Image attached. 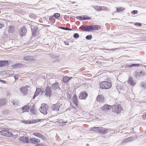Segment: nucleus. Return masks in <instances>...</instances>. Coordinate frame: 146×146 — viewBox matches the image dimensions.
I'll use <instances>...</instances> for the list:
<instances>
[{
	"label": "nucleus",
	"mask_w": 146,
	"mask_h": 146,
	"mask_svg": "<svg viewBox=\"0 0 146 146\" xmlns=\"http://www.w3.org/2000/svg\"><path fill=\"white\" fill-rule=\"evenodd\" d=\"M99 85L100 88L102 89H108L110 88L112 86L111 82L106 81L100 82Z\"/></svg>",
	"instance_id": "1"
},
{
	"label": "nucleus",
	"mask_w": 146,
	"mask_h": 146,
	"mask_svg": "<svg viewBox=\"0 0 146 146\" xmlns=\"http://www.w3.org/2000/svg\"><path fill=\"white\" fill-rule=\"evenodd\" d=\"M93 129H96V132L102 134H106L108 132L107 129L103 127H94Z\"/></svg>",
	"instance_id": "2"
},
{
	"label": "nucleus",
	"mask_w": 146,
	"mask_h": 146,
	"mask_svg": "<svg viewBox=\"0 0 146 146\" xmlns=\"http://www.w3.org/2000/svg\"><path fill=\"white\" fill-rule=\"evenodd\" d=\"M48 109V106L46 104H43L40 108V110L41 112L44 114H46Z\"/></svg>",
	"instance_id": "3"
},
{
	"label": "nucleus",
	"mask_w": 146,
	"mask_h": 146,
	"mask_svg": "<svg viewBox=\"0 0 146 146\" xmlns=\"http://www.w3.org/2000/svg\"><path fill=\"white\" fill-rule=\"evenodd\" d=\"M27 32V29L25 26H24L19 29L18 31V33L21 36H25Z\"/></svg>",
	"instance_id": "4"
},
{
	"label": "nucleus",
	"mask_w": 146,
	"mask_h": 146,
	"mask_svg": "<svg viewBox=\"0 0 146 146\" xmlns=\"http://www.w3.org/2000/svg\"><path fill=\"white\" fill-rule=\"evenodd\" d=\"M0 134L3 136L7 137H11L13 135L12 133L7 130L4 129L0 131Z\"/></svg>",
	"instance_id": "5"
},
{
	"label": "nucleus",
	"mask_w": 146,
	"mask_h": 146,
	"mask_svg": "<svg viewBox=\"0 0 146 146\" xmlns=\"http://www.w3.org/2000/svg\"><path fill=\"white\" fill-rule=\"evenodd\" d=\"M123 110L122 107L121 105L118 104L117 106H113V111L117 114L119 113Z\"/></svg>",
	"instance_id": "6"
},
{
	"label": "nucleus",
	"mask_w": 146,
	"mask_h": 146,
	"mask_svg": "<svg viewBox=\"0 0 146 146\" xmlns=\"http://www.w3.org/2000/svg\"><path fill=\"white\" fill-rule=\"evenodd\" d=\"M44 119H32L30 121H24V123L27 124L35 123L40 122H42L44 120Z\"/></svg>",
	"instance_id": "7"
},
{
	"label": "nucleus",
	"mask_w": 146,
	"mask_h": 146,
	"mask_svg": "<svg viewBox=\"0 0 146 146\" xmlns=\"http://www.w3.org/2000/svg\"><path fill=\"white\" fill-rule=\"evenodd\" d=\"M88 96V94L85 91L81 92L79 94L78 97L80 99L85 100Z\"/></svg>",
	"instance_id": "8"
},
{
	"label": "nucleus",
	"mask_w": 146,
	"mask_h": 146,
	"mask_svg": "<svg viewBox=\"0 0 146 146\" xmlns=\"http://www.w3.org/2000/svg\"><path fill=\"white\" fill-rule=\"evenodd\" d=\"M19 140L20 141L25 143H28L29 142V138L24 136L19 137Z\"/></svg>",
	"instance_id": "9"
},
{
	"label": "nucleus",
	"mask_w": 146,
	"mask_h": 146,
	"mask_svg": "<svg viewBox=\"0 0 146 146\" xmlns=\"http://www.w3.org/2000/svg\"><path fill=\"white\" fill-rule=\"evenodd\" d=\"M96 100L98 102L103 103L105 101V98L102 95H98L96 98Z\"/></svg>",
	"instance_id": "10"
},
{
	"label": "nucleus",
	"mask_w": 146,
	"mask_h": 146,
	"mask_svg": "<svg viewBox=\"0 0 146 146\" xmlns=\"http://www.w3.org/2000/svg\"><path fill=\"white\" fill-rule=\"evenodd\" d=\"M30 143L34 144H36L37 143H39L40 142V140L36 138H31L29 139Z\"/></svg>",
	"instance_id": "11"
},
{
	"label": "nucleus",
	"mask_w": 146,
	"mask_h": 146,
	"mask_svg": "<svg viewBox=\"0 0 146 146\" xmlns=\"http://www.w3.org/2000/svg\"><path fill=\"white\" fill-rule=\"evenodd\" d=\"M29 87V86H22L20 88V90L21 92L24 94H26L28 93V88Z\"/></svg>",
	"instance_id": "12"
},
{
	"label": "nucleus",
	"mask_w": 146,
	"mask_h": 146,
	"mask_svg": "<svg viewBox=\"0 0 146 146\" xmlns=\"http://www.w3.org/2000/svg\"><path fill=\"white\" fill-rule=\"evenodd\" d=\"M113 108L112 106H110L107 104L104 105L101 108V109L104 111H107L110 110Z\"/></svg>",
	"instance_id": "13"
},
{
	"label": "nucleus",
	"mask_w": 146,
	"mask_h": 146,
	"mask_svg": "<svg viewBox=\"0 0 146 146\" xmlns=\"http://www.w3.org/2000/svg\"><path fill=\"white\" fill-rule=\"evenodd\" d=\"M59 104L57 103L56 104L52 105L51 106L52 109L55 111H59L60 106Z\"/></svg>",
	"instance_id": "14"
},
{
	"label": "nucleus",
	"mask_w": 146,
	"mask_h": 146,
	"mask_svg": "<svg viewBox=\"0 0 146 146\" xmlns=\"http://www.w3.org/2000/svg\"><path fill=\"white\" fill-rule=\"evenodd\" d=\"M51 88L50 87L47 86L45 90V95L46 96H50L51 95Z\"/></svg>",
	"instance_id": "15"
},
{
	"label": "nucleus",
	"mask_w": 146,
	"mask_h": 146,
	"mask_svg": "<svg viewBox=\"0 0 146 146\" xmlns=\"http://www.w3.org/2000/svg\"><path fill=\"white\" fill-rule=\"evenodd\" d=\"M33 135L43 140L45 139V137L42 134L38 132H35L33 134Z\"/></svg>",
	"instance_id": "16"
},
{
	"label": "nucleus",
	"mask_w": 146,
	"mask_h": 146,
	"mask_svg": "<svg viewBox=\"0 0 146 146\" xmlns=\"http://www.w3.org/2000/svg\"><path fill=\"white\" fill-rule=\"evenodd\" d=\"M9 65L8 61L6 60H0V67L7 66Z\"/></svg>",
	"instance_id": "17"
},
{
	"label": "nucleus",
	"mask_w": 146,
	"mask_h": 146,
	"mask_svg": "<svg viewBox=\"0 0 146 146\" xmlns=\"http://www.w3.org/2000/svg\"><path fill=\"white\" fill-rule=\"evenodd\" d=\"M15 31V27L13 25L9 26L8 28V32L9 33H13Z\"/></svg>",
	"instance_id": "18"
},
{
	"label": "nucleus",
	"mask_w": 146,
	"mask_h": 146,
	"mask_svg": "<svg viewBox=\"0 0 146 146\" xmlns=\"http://www.w3.org/2000/svg\"><path fill=\"white\" fill-rule=\"evenodd\" d=\"M146 75L145 72H136L135 73V76L136 77H143Z\"/></svg>",
	"instance_id": "19"
},
{
	"label": "nucleus",
	"mask_w": 146,
	"mask_h": 146,
	"mask_svg": "<svg viewBox=\"0 0 146 146\" xmlns=\"http://www.w3.org/2000/svg\"><path fill=\"white\" fill-rule=\"evenodd\" d=\"M41 88H37L35 94L33 96V99H34L36 96L38 95L41 92Z\"/></svg>",
	"instance_id": "20"
},
{
	"label": "nucleus",
	"mask_w": 146,
	"mask_h": 146,
	"mask_svg": "<svg viewBox=\"0 0 146 146\" xmlns=\"http://www.w3.org/2000/svg\"><path fill=\"white\" fill-rule=\"evenodd\" d=\"M128 83L131 86H134L136 84L135 82L133 80L132 77H129L127 80Z\"/></svg>",
	"instance_id": "21"
},
{
	"label": "nucleus",
	"mask_w": 146,
	"mask_h": 146,
	"mask_svg": "<svg viewBox=\"0 0 146 146\" xmlns=\"http://www.w3.org/2000/svg\"><path fill=\"white\" fill-rule=\"evenodd\" d=\"M29 104L25 106L22 107L21 109L22 112H26L29 111Z\"/></svg>",
	"instance_id": "22"
},
{
	"label": "nucleus",
	"mask_w": 146,
	"mask_h": 146,
	"mask_svg": "<svg viewBox=\"0 0 146 146\" xmlns=\"http://www.w3.org/2000/svg\"><path fill=\"white\" fill-rule=\"evenodd\" d=\"M7 100L5 99H0V107H3L6 104Z\"/></svg>",
	"instance_id": "23"
},
{
	"label": "nucleus",
	"mask_w": 146,
	"mask_h": 146,
	"mask_svg": "<svg viewBox=\"0 0 146 146\" xmlns=\"http://www.w3.org/2000/svg\"><path fill=\"white\" fill-rule=\"evenodd\" d=\"M59 83L58 82H56L55 83L52 84V88L54 90L58 89L59 88L58 86Z\"/></svg>",
	"instance_id": "24"
},
{
	"label": "nucleus",
	"mask_w": 146,
	"mask_h": 146,
	"mask_svg": "<svg viewBox=\"0 0 146 146\" xmlns=\"http://www.w3.org/2000/svg\"><path fill=\"white\" fill-rule=\"evenodd\" d=\"M72 78V77L65 76L63 78V80L64 82H68Z\"/></svg>",
	"instance_id": "25"
},
{
	"label": "nucleus",
	"mask_w": 146,
	"mask_h": 146,
	"mask_svg": "<svg viewBox=\"0 0 146 146\" xmlns=\"http://www.w3.org/2000/svg\"><path fill=\"white\" fill-rule=\"evenodd\" d=\"M101 26L99 25H95L92 26V31L95 30H98L100 29Z\"/></svg>",
	"instance_id": "26"
},
{
	"label": "nucleus",
	"mask_w": 146,
	"mask_h": 146,
	"mask_svg": "<svg viewBox=\"0 0 146 146\" xmlns=\"http://www.w3.org/2000/svg\"><path fill=\"white\" fill-rule=\"evenodd\" d=\"M92 31V26L86 25V31Z\"/></svg>",
	"instance_id": "27"
},
{
	"label": "nucleus",
	"mask_w": 146,
	"mask_h": 146,
	"mask_svg": "<svg viewBox=\"0 0 146 146\" xmlns=\"http://www.w3.org/2000/svg\"><path fill=\"white\" fill-rule=\"evenodd\" d=\"M32 57L31 56H27L24 58L23 59L26 61H33L34 60V58H32Z\"/></svg>",
	"instance_id": "28"
},
{
	"label": "nucleus",
	"mask_w": 146,
	"mask_h": 146,
	"mask_svg": "<svg viewBox=\"0 0 146 146\" xmlns=\"http://www.w3.org/2000/svg\"><path fill=\"white\" fill-rule=\"evenodd\" d=\"M78 17L81 20H90V17H86L82 16H81Z\"/></svg>",
	"instance_id": "29"
},
{
	"label": "nucleus",
	"mask_w": 146,
	"mask_h": 146,
	"mask_svg": "<svg viewBox=\"0 0 146 146\" xmlns=\"http://www.w3.org/2000/svg\"><path fill=\"white\" fill-rule=\"evenodd\" d=\"M94 8L96 10L98 11H100L102 9V6H95L94 7Z\"/></svg>",
	"instance_id": "30"
},
{
	"label": "nucleus",
	"mask_w": 146,
	"mask_h": 146,
	"mask_svg": "<svg viewBox=\"0 0 146 146\" xmlns=\"http://www.w3.org/2000/svg\"><path fill=\"white\" fill-rule=\"evenodd\" d=\"M78 99L76 95V94H74V95L72 98V102L73 103L74 102L78 101Z\"/></svg>",
	"instance_id": "31"
},
{
	"label": "nucleus",
	"mask_w": 146,
	"mask_h": 146,
	"mask_svg": "<svg viewBox=\"0 0 146 146\" xmlns=\"http://www.w3.org/2000/svg\"><path fill=\"white\" fill-rule=\"evenodd\" d=\"M125 9L123 7H119V8H117L116 10V12H120L122 11H123Z\"/></svg>",
	"instance_id": "32"
},
{
	"label": "nucleus",
	"mask_w": 146,
	"mask_h": 146,
	"mask_svg": "<svg viewBox=\"0 0 146 146\" xmlns=\"http://www.w3.org/2000/svg\"><path fill=\"white\" fill-rule=\"evenodd\" d=\"M73 103L75 105V106H76L77 108H78L80 107V106L79 104L78 103V101L76 102H74Z\"/></svg>",
	"instance_id": "33"
},
{
	"label": "nucleus",
	"mask_w": 146,
	"mask_h": 146,
	"mask_svg": "<svg viewBox=\"0 0 146 146\" xmlns=\"http://www.w3.org/2000/svg\"><path fill=\"white\" fill-rule=\"evenodd\" d=\"M79 29L82 31H86V25L81 26L79 27Z\"/></svg>",
	"instance_id": "34"
},
{
	"label": "nucleus",
	"mask_w": 146,
	"mask_h": 146,
	"mask_svg": "<svg viewBox=\"0 0 146 146\" xmlns=\"http://www.w3.org/2000/svg\"><path fill=\"white\" fill-rule=\"evenodd\" d=\"M60 28L62 29L66 30H70V31L72 30L71 29L69 28H67V27H61Z\"/></svg>",
	"instance_id": "35"
},
{
	"label": "nucleus",
	"mask_w": 146,
	"mask_h": 146,
	"mask_svg": "<svg viewBox=\"0 0 146 146\" xmlns=\"http://www.w3.org/2000/svg\"><path fill=\"white\" fill-rule=\"evenodd\" d=\"M54 17L55 18H57L59 17H60V14L57 13H55L54 14Z\"/></svg>",
	"instance_id": "36"
},
{
	"label": "nucleus",
	"mask_w": 146,
	"mask_h": 146,
	"mask_svg": "<svg viewBox=\"0 0 146 146\" xmlns=\"http://www.w3.org/2000/svg\"><path fill=\"white\" fill-rule=\"evenodd\" d=\"M92 38V36L91 35H88L86 36V38L87 40H91Z\"/></svg>",
	"instance_id": "37"
},
{
	"label": "nucleus",
	"mask_w": 146,
	"mask_h": 146,
	"mask_svg": "<svg viewBox=\"0 0 146 146\" xmlns=\"http://www.w3.org/2000/svg\"><path fill=\"white\" fill-rule=\"evenodd\" d=\"M102 10L104 11H108V8L106 7L105 6H102Z\"/></svg>",
	"instance_id": "38"
},
{
	"label": "nucleus",
	"mask_w": 146,
	"mask_h": 146,
	"mask_svg": "<svg viewBox=\"0 0 146 146\" xmlns=\"http://www.w3.org/2000/svg\"><path fill=\"white\" fill-rule=\"evenodd\" d=\"M139 64H132L131 65H130L129 66V67H130L132 66H139Z\"/></svg>",
	"instance_id": "39"
},
{
	"label": "nucleus",
	"mask_w": 146,
	"mask_h": 146,
	"mask_svg": "<svg viewBox=\"0 0 146 146\" xmlns=\"http://www.w3.org/2000/svg\"><path fill=\"white\" fill-rule=\"evenodd\" d=\"M131 13L132 14L134 15L135 14H137L138 13V11L137 10H134L132 11Z\"/></svg>",
	"instance_id": "40"
},
{
	"label": "nucleus",
	"mask_w": 146,
	"mask_h": 146,
	"mask_svg": "<svg viewBox=\"0 0 146 146\" xmlns=\"http://www.w3.org/2000/svg\"><path fill=\"white\" fill-rule=\"evenodd\" d=\"M54 17H54V15L51 16L50 17L49 19L51 21H54L55 19Z\"/></svg>",
	"instance_id": "41"
},
{
	"label": "nucleus",
	"mask_w": 146,
	"mask_h": 146,
	"mask_svg": "<svg viewBox=\"0 0 146 146\" xmlns=\"http://www.w3.org/2000/svg\"><path fill=\"white\" fill-rule=\"evenodd\" d=\"M74 38H78L79 37V35L78 33H75L74 35Z\"/></svg>",
	"instance_id": "42"
},
{
	"label": "nucleus",
	"mask_w": 146,
	"mask_h": 146,
	"mask_svg": "<svg viewBox=\"0 0 146 146\" xmlns=\"http://www.w3.org/2000/svg\"><path fill=\"white\" fill-rule=\"evenodd\" d=\"M142 116L144 119H146V112L144 113Z\"/></svg>",
	"instance_id": "43"
},
{
	"label": "nucleus",
	"mask_w": 146,
	"mask_h": 146,
	"mask_svg": "<svg viewBox=\"0 0 146 146\" xmlns=\"http://www.w3.org/2000/svg\"><path fill=\"white\" fill-rule=\"evenodd\" d=\"M134 25L136 26L140 27L141 25V23H135Z\"/></svg>",
	"instance_id": "44"
},
{
	"label": "nucleus",
	"mask_w": 146,
	"mask_h": 146,
	"mask_svg": "<svg viewBox=\"0 0 146 146\" xmlns=\"http://www.w3.org/2000/svg\"><path fill=\"white\" fill-rule=\"evenodd\" d=\"M36 146H44V145L42 143H37L36 145Z\"/></svg>",
	"instance_id": "45"
},
{
	"label": "nucleus",
	"mask_w": 146,
	"mask_h": 146,
	"mask_svg": "<svg viewBox=\"0 0 146 146\" xmlns=\"http://www.w3.org/2000/svg\"><path fill=\"white\" fill-rule=\"evenodd\" d=\"M11 137H12L13 138L15 139L17 137H18V136L17 135H13H13H12Z\"/></svg>",
	"instance_id": "46"
},
{
	"label": "nucleus",
	"mask_w": 146,
	"mask_h": 146,
	"mask_svg": "<svg viewBox=\"0 0 146 146\" xmlns=\"http://www.w3.org/2000/svg\"><path fill=\"white\" fill-rule=\"evenodd\" d=\"M14 78L15 80H17L19 78V76L18 75L15 76Z\"/></svg>",
	"instance_id": "47"
},
{
	"label": "nucleus",
	"mask_w": 146,
	"mask_h": 146,
	"mask_svg": "<svg viewBox=\"0 0 146 146\" xmlns=\"http://www.w3.org/2000/svg\"><path fill=\"white\" fill-rule=\"evenodd\" d=\"M73 110H74V112H76L77 111V110L75 107H73L72 108Z\"/></svg>",
	"instance_id": "48"
},
{
	"label": "nucleus",
	"mask_w": 146,
	"mask_h": 146,
	"mask_svg": "<svg viewBox=\"0 0 146 146\" xmlns=\"http://www.w3.org/2000/svg\"><path fill=\"white\" fill-rule=\"evenodd\" d=\"M3 24L0 23V28H1L3 26Z\"/></svg>",
	"instance_id": "49"
},
{
	"label": "nucleus",
	"mask_w": 146,
	"mask_h": 146,
	"mask_svg": "<svg viewBox=\"0 0 146 146\" xmlns=\"http://www.w3.org/2000/svg\"><path fill=\"white\" fill-rule=\"evenodd\" d=\"M94 127H93L91 129H90V130L91 131H95V132H96V129H93Z\"/></svg>",
	"instance_id": "50"
},
{
	"label": "nucleus",
	"mask_w": 146,
	"mask_h": 146,
	"mask_svg": "<svg viewBox=\"0 0 146 146\" xmlns=\"http://www.w3.org/2000/svg\"><path fill=\"white\" fill-rule=\"evenodd\" d=\"M116 49H108V50H115Z\"/></svg>",
	"instance_id": "51"
},
{
	"label": "nucleus",
	"mask_w": 146,
	"mask_h": 146,
	"mask_svg": "<svg viewBox=\"0 0 146 146\" xmlns=\"http://www.w3.org/2000/svg\"><path fill=\"white\" fill-rule=\"evenodd\" d=\"M127 141V139H124V140H123V141H122V143H123V142H126V141Z\"/></svg>",
	"instance_id": "52"
},
{
	"label": "nucleus",
	"mask_w": 146,
	"mask_h": 146,
	"mask_svg": "<svg viewBox=\"0 0 146 146\" xmlns=\"http://www.w3.org/2000/svg\"><path fill=\"white\" fill-rule=\"evenodd\" d=\"M1 81H2L3 83H4L5 84L6 83V82L4 81L1 80Z\"/></svg>",
	"instance_id": "53"
},
{
	"label": "nucleus",
	"mask_w": 146,
	"mask_h": 146,
	"mask_svg": "<svg viewBox=\"0 0 146 146\" xmlns=\"http://www.w3.org/2000/svg\"><path fill=\"white\" fill-rule=\"evenodd\" d=\"M15 103H14V102L13 103V105H15Z\"/></svg>",
	"instance_id": "54"
},
{
	"label": "nucleus",
	"mask_w": 146,
	"mask_h": 146,
	"mask_svg": "<svg viewBox=\"0 0 146 146\" xmlns=\"http://www.w3.org/2000/svg\"><path fill=\"white\" fill-rule=\"evenodd\" d=\"M66 123V122H62V124H63V123Z\"/></svg>",
	"instance_id": "55"
}]
</instances>
